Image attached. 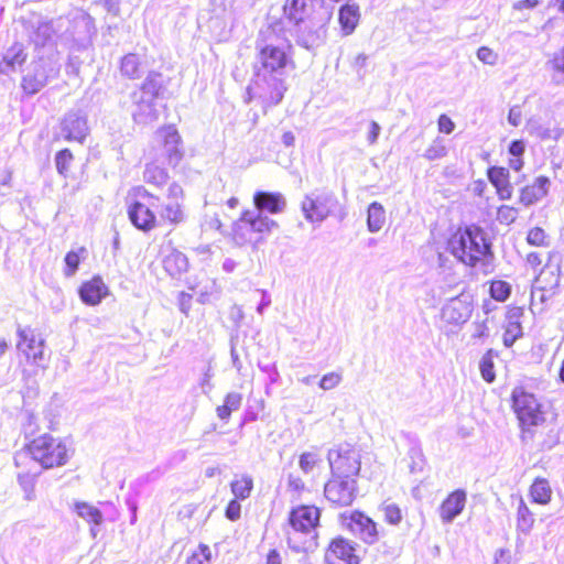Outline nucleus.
I'll list each match as a JSON object with an SVG mask.
<instances>
[{
	"label": "nucleus",
	"instance_id": "1",
	"mask_svg": "<svg viewBox=\"0 0 564 564\" xmlns=\"http://www.w3.org/2000/svg\"><path fill=\"white\" fill-rule=\"evenodd\" d=\"M445 250L458 263L468 268L487 265L494 258L490 238L476 224L456 227L445 241Z\"/></svg>",
	"mask_w": 564,
	"mask_h": 564
},
{
	"label": "nucleus",
	"instance_id": "2",
	"mask_svg": "<svg viewBox=\"0 0 564 564\" xmlns=\"http://www.w3.org/2000/svg\"><path fill=\"white\" fill-rule=\"evenodd\" d=\"M511 409L518 420L520 437L524 442H531L540 436V444L549 445V438L554 437L550 427L543 404L536 395L524 387H516L511 392Z\"/></svg>",
	"mask_w": 564,
	"mask_h": 564
},
{
	"label": "nucleus",
	"instance_id": "3",
	"mask_svg": "<svg viewBox=\"0 0 564 564\" xmlns=\"http://www.w3.org/2000/svg\"><path fill=\"white\" fill-rule=\"evenodd\" d=\"M25 453L44 469H53L66 465L73 449L67 442L48 433L41 434L24 445Z\"/></svg>",
	"mask_w": 564,
	"mask_h": 564
},
{
	"label": "nucleus",
	"instance_id": "4",
	"mask_svg": "<svg viewBox=\"0 0 564 564\" xmlns=\"http://www.w3.org/2000/svg\"><path fill=\"white\" fill-rule=\"evenodd\" d=\"M275 226L276 223L268 216L245 209L232 223L229 237L237 247L251 246L256 249Z\"/></svg>",
	"mask_w": 564,
	"mask_h": 564
},
{
	"label": "nucleus",
	"instance_id": "5",
	"mask_svg": "<svg viewBox=\"0 0 564 564\" xmlns=\"http://www.w3.org/2000/svg\"><path fill=\"white\" fill-rule=\"evenodd\" d=\"M156 198L144 186L137 185L131 187L126 197L128 219L134 228L143 232H149L159 226V219L155 210L144 199Z\"/></svg>",
	"mask_w": 564,
	"mask_h": 564
},
{
	"label": "nucleus",
	"instance_id": "6",
	"mask_svg": "<svg viewBox=\"0 0 564 564\" xmlns=\"http://www.w3.org/2000/svg\"><path fill=\"white\" fill-rule=\"evenodd\" d=\"M257 63V74L281 75L289 66L294 67L292 45L288 41L280 45L263 44L258 48Z\"/></svg>",
	"mask_w": 564,
	"mask_h": 564
},
{
	"label": "nucleus",
	"instance_id": "7",
	"mask_svg": "<svg viewBox=\"0 0 564 564\" xmlns=\"http://www.w3.org/2000/svg\"><path fill=\"white\" fill-rule=\"evenodd\" d=\"M154 149L167 165L176 166L183 160V140L174 124H164L156 130Z\"/></svg>",
	"mask_w": 564,
	"mask_h": 564
},
{
	"label": "nucleus",
	"instance_id": "8",
	"mask_svg": "<svg viewBox=\"0 0 564 564\" xmlns=\"http://www.w3.org/2000/svg\"><path fill=\"white\" fill-rule=\"evenodd\" d=\"M333 476L355 478L360 473L361 460L358 451L350 445H339L328 455Z\"/></svg>",
	"mask_w": 564,
	"mask_h": 564
},
{
	"label": "nucleus",
	"instance_id": "9",
	"mask_svg": "<svg viewBox=\"0 0 564 564\" xmlns=\"http://www.w3.org/2000/svg\"><path fill=\"white\" fill-rule=\"evenodd\" d=\"M358 492L357 479L330 476L324 487L326 499L334 506L347 507L352 503Z\"/></svg>",
	"mask_w": 564,
	"mask_h": 564
},
{
	"label": "nucleus",
	"instance_id": "10",
	"mask_svg": "<svg viewBox=\"0 0 564 564\" xmlns=\"http://www.w3.org/2000/svg\"><path fill=\"white\" fill-rule=\"evenodd\" d=\"M321 519V510L314 505H300L289 513V523L295 532H314Z\"/></svg>",
	"mask_w": 564,
	"mask_h": 564
},
{
	"label": "nucleus",
	"instance_id": "11",
	"mask_svg": "<svg viewBox=\"0 0 564 564\" xmlns=\"http://www.w3.org/2000/svg\"><path fill=\"white\" fill-rule=\"evenodd\" d=\"M474 311L473 295L460 293L451 299L442 311L443 319L448 324H463L467 322Z\"/></svg>",
	"mask_w": 564,
	"mask_h": 564
},
{
	"label": "nucleus",
	"instance_id": "12",
	"mask_svg": "<svg viewBox=\"0 0 564 564\" xmlns=\"http://www.w3.org/2000/svg\"><path fill=\"white\" fill-rule=\"evenodd\" d=\"M324 558L327 564H359L354 544L343 536L330 540L325 549Z\"/></svg>",
	"mask_w": 564,
	"mask_h": 564
},
{
	"label": "nucleus",
	"instance_id": "13",
	"mask_svg": "<svg viewBox=\"0 0 564 564\" xmlns=\"http://www.w3.org/2000/svg\"><path fill=\"white\" fill-rule=\"evenodd\" d=\"M523 306L510 304L506 307L505 321L502 325V343L506 347H511L518 339L523 336Z\"/></svg>",
	"mask_w": 564,
	"mask_h": 564
},
{
	"label": "nucleus",
	"instance_id": "14",
	"mask_svg": "<svg viewBox=\"0 0 564 564\" xmlns=\"http://www.w3.org/2000/svg\"><path fill=\"white\" fill-rule=\"evenodd\" d=\"M17 334L18 350H20L28 359H32L34 361L42 359L44 340L41 338L36 329L31 327H19Z\"/></svg>",
	"mask_w": 564,
	"mask_h": 564
},
{
	"label": "nucleus",
	"instance_id": "15",
	"mask_svg": "<svg viewBox=\"0 0 564 564\" xmlns=\"http://www.w3.org/2000/svg\"><path fill=\"white\" fill-rule=\"evenodd\" d=\"M164 91L165 86L162 74L151 72L139 87L138 94L134 95L135 102L140 106H152L156 99L163 97Z\"/></svg>",
	"mask_w": 564,
	"mask_h": 564
},
{
	"label": "nucleus",
	"instance_id": "16",
	"mask_svg": "<svg viewBox=\"0 0 564 564\" xmlns=\"http://www.w3.org/2000/svg\"><path fill=\"white\" fill-rule=\"evenodd\" d=\"M562 262L563 259L558 251L552 250L547 252L545 262L535 278V280L541 284L542 289L551 290L558 285Z\"/></svg>",
	"mask_w": 564,
	"mask_h": 564
},
{
	"label": "nucleus",
	"instance_id": "17",
	"mask_svg": "<svg viewBox=\"0 0 564 564\" xmlns=\"http://www.w3.org/2000/svg\"><path fill=\"white\" fill-rule=\"evenodd\" d=\"M323 6V0H285L283 4L284 17L295 24L311 19L317 7Z\"/></svg>",
	"mask_w": 564,
	"mask_h": 564
},
{
	"label": "nucleus",
	"instance_id": "18",
	"mask_svg": "<svg viewBox=\"0 0 564 564\" xmlns=\"http://www.w3.org/2000/svg\"><path fill=\"white\" fill-rule=\"evenodd\" d=\"M467 494L463 489L451 491L438 507V516L444 523H451L465 509Z\"/></svg>",
	"mask_w": 564,
	"mask_h": 564
},
{
	"label": "nucleus",
	"instance_id": "19",
	"mask_svg": "<svg viewBox=\"0 0 564 564\" xmlns=\"http://www.w3.org/2000/svg\"><path fill=\"white\" fill-rule=\"evenodd\" d=\"M486 175L494 186L496 194L501 200H509L513 196V186L511 183L509 169L499 165L489 166Z\"/></svg>",
	"mask_w": 564,
	"mask_h": 564
},
{
	"label": "nucleus",
	"instance_id": "20",
	"mask_svg": "<svg viewBox=\"0 0 564 564\" xmlns=\"http://www.w3.org/2000/svg\"><path fill=\"white\" fill-rule=\"evenodd\" d=\"M349 527L368 544H372L378 540L377 523L362 511L354 510L350 512Z\"/></svg>",
	"mask_w": 564,
	"mask_h": 564
},
{
	"label": "nucleus",
	"instance_id": "21",
	"mask_svg": "<svg viewBox=\"0 0 564 564\" xmlns=\"http://www.w3.org/2000/svg\"><path fill=\"white\" fill-rule=\"evenodd\" d=\"M63 137L69 142L83 143L88 134L87 120L76 113H68L61 122Z\"/></svg>",
	"mask_w": 564,
	"mask_h": 564
},
{
	"label": "nucleus",
	"instance_id": "22",
	"mask_svg": "<svg viewBox=\"0 0 564 564\" xmlns=\"http://www.w3.org/2000/svg\"><path fill=\"white\" fill-rule=\"evenodd\" d=\"M253 205L257 214L267 212L269 214H280L286 207V200L283 194L279 192L257 191L253 194Z\"/></svg>",
	"mask_w": 564,
	"mask_h": 564
},
{
	"label": "nucleus",
	"instance_id": "23",
	"mask_svg": "<svg viewBox=\"0 0 564 564\" xmlns=\"http://www.w3.org/2000/svg\"><path fill=\"white\" fill-rule=\"evenodd\" d=\"M78 293L85 304L94 306L99 304L102 299L108 295L109 290L102 279L95 275L80 284Z\"/></svg>",
	"mask_w": 564,
	"mask_h": 564
},
{
	"label": "nucleus",
	"instance_id": "24",
	"mask_svg": "<svg viewBox=\"0 0 564 564\" xmlns=\"http://www.w3.org/2000/svg\"><path fill=\"white\" fill-rule=\"evenodd\" d=\"M302 210L310 221H322L329 214L328 198L323 195H307L302 202Z\"/></svg>",
	"mask_w": 564,
	"mask_h": 564
},
{
	"label": "nucleus",
	"instance_id": "25",
	"mask_svg": "<svg viewBox=\"0 0 564 564\" xmlns=\"http://www.w3.org/2000/svg\"><path fill=\"white\" fill-rule=\"evenodd\" d=\"M550 185V178L544 175H540L533 180L532 183L527 184L520 189L519 203L524 206H530L547 194V187Z\"/></svg>",
	"mask_w": 564,
	"mask_h": 564
},
{
	"label": "nucleus",
	"instance_id": "26",
	"mask_svg": "<svg viewBox=\"0 0 564 564\" xmlns=\"http://www.w3.org/2000/svg\"><path fill=\"white\" fill-rule=\"evenodd\" d=\"M285 90L284 82L281 78L272 77L264 80L259 96L265 107H272L283 99Z\"/></svg>",
	"mask_w": 564,
	"mask_h": 564
},
{
	"label": "nucleus",
	"instance_id": "27",
	"mask_svg": "<svg viewBox=\"0 0 564 564\" xmlns=\"http://www.w3.org/2000/svg\"><path fill=\"white\" fill-rule=\"evenodd\" d=\"M28 58L25 47L20 42H14L9 46L6 53L2 55L0 61V73L8 70H14L17 67H21Z\"/></svg>",
	"mask_w": 564,
	"mask_h": 564
},
{
	"label": "nucleus",
	"instance_id": "28",
	"mask_svg": "<svg viewBox=\"0 0 564 564\" xmlns=\"http://www.w3.org/2000/svg\"><path fill=\"white\" fill-rule=\"evenodd\" d=\"M360 19L359 7L357 4L346 3L340 7L338 12V22L344 35L351 34L357 28Z\"/></svg>",
	"mask_w": 564,
	"mask_h": 564
},
{
	"label": "nucleus",
	"instance_id": "29",
	"mask_svg": "<svg viewBox=\"0 0 564 564\" xmlns=\"http://www.w3.org/2000/svg\"><path fill=\"white\" fill-rule=\"evenodd\" d=\"M159 224L175 227L185 220V212L181 203L174 200L161 206L159 210Z\"/></svg>",
	"mask_w": 564,
	"mask_h": 564
},
{
	"label": "nucleus",
	"instance_id": "30",
	"mask_svg": "<svg viewBox=\"0 0 564 564\" xmlns=\"http://www.w3.org/2000/svg\"><path fill=\"white\" fill-rule=\"evenodd\" d=\"M529 496L533 503L546 506L551 502L553 490L546 478L536 477L529 488Z\"/></svg>",
	"mask_w": 564,
	"mask_h": 564
},
{
	"label": "nucleus",
	"instance_id": "31",
	"mask_svg": "<svg viewBox=\"0 0 564 564\" xmlns=\"http://www.w3.org/2000/svg\"><path fill=\"white\" fill-rule=\"evenodd\" d=\"M163 268L171 276H180L187 271L188 260L183 252L173 250L164 258Z\"/></svg>",
	"mask_w": 564,
	"mask_h": 564
},
{
	"label": "nucleus",
	"instance_id": "32",
	"mask_svg": "<svg viewBox=\"0 0 564 564\" xmlns=\"http://www.w3.org/2000/svg\"><path fill=\"white\" fill-rule=\"evenodd\" d=\"M47 76L40 70L26 73L22 76L20 87L25 96L37 94L46 84Z\"/></svg>",
	"mask_w": 564,
	"mask_h": 564
},
{
	"label": "nucleus",
	"instance_id": "33",
	"mask_svg": "<svg viewBox=\"0 0 564 564\" xmlns=\"http://www.w3.org/2000/svg\"><path fill=\"white\" fill-rule=\"evenodd\" d=\"M230 490L234 498L246 500L248 499L253 490V478L248 474H241L235 476L230 482Z\"/></svg>",
	"mask_w": 564,
	"mask_h": 564
},
{
	"label": "nucleus",
	"instance_id": "34",
	"mask_svg": "<svg viewBox=\"0 0 564 564\" xmlns=\"http://www.w3.org/2000/svg\"><path fill=\"white\" fill-rule=\"evenodd\" d=\"M525 143L523 140H513L508 147V166L514 172H520L524 166Z\"/></svg>",
	"mask_w": 564,
	"mask_h": 564
},
{
	"label": "nucleus",
	"instance_id": "35",
	"mask_svg": "<svg viewBox=\"0 0 564 564\" xmlns=\"http://www.w3.org/2000/svg\"><path fill=\"white\" fill-rule=\"evenodd\" d=\"M121 75L129 79H137L142 73V63L140 57L134 53H129L121 58Z\"/></svg>",
	"mask_w": 564,
	"mask_h": 564
},
{
	"label": "nucleus",
	"instance_id": "36",
	"mask_svg": "<svg viewBox=\"0 0 564 564\" xmlns=\"http://www.w3.org/2000/svg\"><path fill=\"white\" fill-rule=\"evenodd\" d=\"M242 395L237 392L227 393L224 398V403L216 408V414L221 421H228L232 411L240 408Z\"/></svg>",
	"mask_w": 564,
	"mask_h": 564
},
{
	"label": "nucleus",
	"instance_id": "37",
	"mask_svg": "<svg viewBox=\"0 0 564 564\" xmlns=\"http://www.w3.org/2000/svg\"><path fill=\"white\" fill-rule=\"evenodd\" d=\"M498 357V352L489 348L485 351L479 362V370L481 378L487 383H492L496 380L494 359Z\"/></svg>",
	"mask_w": 564,
	"mask_h": 564
},
{
	"label": "nucleus",
	"instance_id": "38",
	"mask_svg": "<svg viewBox=\"0 0 564 564\" xmlns=\"http://www.w3.org/2000/svg\"><path fill=\"white\" fill-rule=\"evenodd\" d=\"M386 223V213L381 204L373 202L368 207L367 225L370 231H379Z\"/></svg>",
	"mask_w": 564,
	"mask_h": 564
},
{
	"label": "nucleus",
	"instance_id": "39",
	"mask_svg": "<svg viewBox=\"0 0 564 564\" xmlns=\"http://www.w3.org/2000/svg\"><path fill=\"white\" fill-rule=\"evenodd\" d=\"M74 509L76 513L86 520L87 522L99 525L102 521V516L99 509L94 507L93 505L85 502V501H78L74 503Z\"/></svg>",
	"mask_w": 564,
	"mask_h": 564
},
{
	"label": "nucleus",
	"instance_id": "40",
	"mask_svg": "<svg viewBox=\"0 0 564 564\" xmlns=\"http://www.w3.org/2000/svg\"><path fill=\"white\" fill-rule=\"evenodd\" d=\"M143 178L148 184L162 186L167 182L169 174L164 169L160 167L154 162H150L145 165Z\"/></svg>",
	"mask_w": 564,
	"mask_h": 564
},
{
	"label": "nucleus",
	"instance_id": "41",
	"mask_svg": "<svg viewBox=\"0 0 564 564\" xmlns=\"http://www.w3.org/2000/svg\"><path fill=\"white\" fill-rule=\"evenodd\" d=\"M533 524V512L530 510L523 498H520L517 510V525L521 531L527 532L532 529Z\"/></svg>",
	"mask_w": 564,
	"mask_h": 564
},
{
	"label": "nucleus",
	"instance_id": "42",
	"mask_svg": "<svg viewBox=\"0 0 564 564\" xmlns=\"http://www.w3.org/2000/svg\"><path fill=\"white\" fill-rule=\"evenodd\" d=\"M384 521L390 525H399L403 520L402 509L395 502L383 501L380 506Z\"/></svg>",
	"mask_w": 564,
	"mask_h": 564
},
{
	"label": "nucleus",
	"instance_id": "43",
	"mask_svg": "<svg viewBox=\"0 0 564 564\" xmlns=\"http://www.w3.org/2000/svg\"><path fill=\"white\" fill-rule=\"evenodd\" d=\"M489 294L497 302H506L511 294V285L505 280H491L489 282Z\"/></svg>",
	"mask_w": 564,
	"mask_h": 564
},
{
	"label": "nucleus",
	"instance_id": "44",
	"mask_svg": "<svg viewBox=\"0 0 564 564\" xmlns=\"http://www.w3.org/2000/svg\"><path fill=\"white\" fill-rule=\"evenodd\" d=\"M74 161V154L69 149L59 150L55 155V165L57 173L64 177L70 174V167Z\"/></svg>",
	"mask_w": 564,
	"mask_h": 564
},
{
	"label": "nucleus",
	"instance_id": "45",
	"mask_svg": "<svg viewBox=\"0 0 564 564\" xmlns=\"http://www.w3.org/2000/svg\"><path fill=\"white\" fill-rule=\"evenodd\" d=\"M86 252V249L84 247H80L78 250H70L65 256V274L67 276L73 275L82 261L83 254Z\"/></svg>",
	"mask_w": 564,
	"mask_h": 564
},
{
	"label": "nucleus",
	"instance_id": "46",
	"mask_svg": "<svg viewBox=\"0 0 564 564\" xmlns=\"http://www.w3.org/2000/svg\"><path fill=\"white\" fill-rule=\"evenodd\" d=\"M525 240L530 246L534 247L549 246V236L546 235L545 230L539 226L529 229Z\"/></svg>",
	"mask_w": 564,
	"mask_h": 564
},
{
	"label": "nucleus",
	"instance_id": "47",
	"mask_svg": "<svg viewBox=\"0 0 564 564\" xmlns=\"http://www.w3.org/2000/svg\"><path fill=\"white\" fill-rule=\"evenodd\" d=\"M212 551L208 545L199 544L187 558V564H210Z\"/></svg>",
	"mask_w": 564,
	"mask_h": 564
},
{
	"label": "nucleus",
	"instance_id": "48",
	"mask_svg": "<svg viewBox=\"0 0 564 564\" xmlns=\"http://www.w3.org/2000/svg\"><path fill=\"white\" fill-rule=\"evenodd\" d=\"M519 216V210L517 207L511 205H501L497 208V220L501 225H511L513 224Z\"/></svg>",
	"mask_w": 564,
	"mask_h": 564
},
{
	"label": "nucleus",
	"instance_id": "49",
	"mask_svg": "<svg viewBox=\"0 0 564 564\" xmlns=\"http://www.w3.org/2000/svg\"><path fill=\"white\" fill-rule=\"evenodd\" d=\"M447 153L446 145L441 138H436L433 142L426 148L424 156L427 160H438L444 158Z\"/></svg>",
	"mask_w": 564,
	"mask_h": 564
},
{
	"label": "nucleus",
	"instance_id": "50",
	"mask_svg": "<svg viewBox=\"0 0 564 564\" xmlns=\"http://www.w3.org/2000/svg\"><path fill=\"white\" fill-rule=\"evenodd\" d=\"M547 65L554 73L564 74V45L552 54Z\"/></svg>",
	"mask_w": 564,
	"mask_h": 564
},
{
	"label": "nucleus",
	"instance_id": "51",
	"mask_svg": "<svg viewBox=\"0 0 564 564\" xmlns=\"http://www.w3.org/2000/svg\"><path fill=\"white\" fill-rule=\"evenodd\" d=\"M317 462L318 457L315 453L306 452L301 454L299 465L304 473H308L316 466Z\"/></svg>",
	"mask_w": 564,
	"mask_h": 564
},
{
	"label": "nucleus",
	"instance_id": "52",
	"mask_svg": "<svg viewBox=\"0 0 564 564\" xmlns=\"http://www.w3.org/2000/svg\"><path fill=\"white\" fill-rule=\"evenodd\" d=\"M239 500L240 499L237 498L231 499L225 508V516L230 521H237L241 517V506Z\"/></svg>",
	"mask_w": 564,
	"mask_h": 564
},
{
	"label": "nucleus",
	"instance_id": "53",
	"mask_svg": "<svg viewBox=\"0 0 564 564\" xmlns=\"http://www.w3.org/2000/svg\"><path fill=\"white\" fill-rule=\"evenodd\" d=\"M341 381V376L338 372H329L322 377L319 387L324 390L334 389Z\"/></svg>",
	"mask_w": 564,
	"mask_h": 564
},
{
	"label": "nucleus",
	"instance_id": "54",
	"mask_svg": "<svg viewBox=\"0 0 564 564\" xmlns=\"http://www.w3.org/2000/svg\"><path fill=\"white\" fill-rule=\"evenodd\" d=\"M477 57L485 64L495 65L498 59V54L488 46H481L477 51Z\"/></svg>",
	"mask_w": 564,
	"mask_h": 564
},
{
	"label": "nucleus",
	"instance_id": "55",
	"mask_svg": "<svg viewBox=\"0 0 564 564\" xmlns=\"http://www.w3.org/2000/svg\"><path fill=\"white\" fill-rule=\"evenodd\" d=\"M527 263L530 265V268L533 271L540 272V269L543 267L545 259L542 253L540 252H529L525 257Z\"/></svg>",
	"mask_w": 564,
	"mask_h": 564
},
{
	"label": "nucleus",
	"instance_id": "56",
	"mask_svg": "<svg viewBox=\"0 0 564 564\" xmlns=\"http://www.w3.org/2000/svg\"><path fill=\"white\" fill-rule=\"evenodd\" d=\"M438 131L445 134H449L455 129V123L447 115H441L437 119Z\"/></svg>",
	"mask_w": 564,
	"mask_h": 564
},
{
	"label": "nucleus",
	"instance_id": "57",
	"mask_svg": "<svg viewBox=\"0 0 564 564\" xmlns=\"http://www.w3.org/2000/svg\"><path fill=\"white\" fill-rule=\"evenodd\" d=\"M289 544L292 546L293 550H295L296 552H312L314 551L315 549H317L318 546V541H317V533H314V535L312 536V539L304 543L303 545H295V544H292L291 542V538H289Z\"/></svg>",
	"mask_w": 564,
	"mask_h": 564
},
{
	"label": "nucleus",
	"instance_id": "58",
	"mask_svg": "<svg viewBox=\"0 0 564 564\" xmlns=\"http://www.w3.org/2000/svg\"><path fill=\"white\" fill-rule=\"evenodd\" d=\"M19 482L24 489L25 499L32 500L34 498V482L33 480L26 479L25 477H19Z\"/></svg>",
	"mask_w": 564,
	"mask_h": 564
},
{
	"label": "nucleus",
	"instance_id": "59",
	"mask_svg": "<svg viewBox=\"0 0 564 564\" xmlns=\"http://www.w3.org/2000/svg\"><path fill=\"white\" fill-rule=\"evenodd\" d=\"M107 12L113 17L120 13V0H100Z\"/></svg>",
	"mask_w": 564,
	"mask_h": 564
},
{
	"label": "nucleus",
	"instance_id": "60",
	"mask_svg": "<svg viewBox=\"0 0 564 564\" xmlns=\"http://www.w3.org/2000/svg\"><path fill=\"white\" fill-rule=\"evenodd\" d=\"M487 188V183L482 178H478L471 184V192L478 197H482L486 194Z\"/></svg>",
	"mask_w": 564,
	"mask_h": 564
},
{
	"label": "nucleus",
	"instance_id": "61",
	"mask_svg": "<svg viewBox=\"0 0 564 564\" xmlns=\"http://www.w3.org/2000/svg\"><path fill=\"white\" fill-rule=\"evenodd\" d=\"M265 564H283L282 554L278 549H271L265 555Z\"/></svg>",
	"mask_w": 564,
	"mask_h": 564
},
{
	"label": "nucleus",
	"instance_id": "62",
	"mask_svg": "<svg viewBox=\"0 0 564 564\" xmlns=\"http://www.w3.org/2000/svg\"><path fill=\"white\" fill-rule=\"evenodd\" d=\"M488 336V325L486 321L475 323L473 338L480 339Z\"/></svg>",
	"mask_w": 564,
	"mask_h": 564
},
{
	"label": "nucleus",
	"instance_id": "63",
	"mask_svg": "<svg viewBox=\"0 0 564 564\" xmlns=\"http://www.w3.org/2000/svg\"><path fill=\"white\" fill-rule=\"evenodd\" d=\"M379 133H380V126L376 121H372L370 123V129H369L368 138H367L370 144L376 143V141L379 137Z\"/></svg>",
	"mask_w": 564,
	"mask_h": 564
},
{
	"label": "nucleus",
	"instance_id": "64",
	"mask_svg": "<svg viewBox=\"0 0 564 564\" xmlns=\"http://www.w3.org/2000/svg\"><path fill=\"white\" fill-rule=\"evenodd\" d=\"M508 119H509V122L512 124V126H518L520 123V120H521V110L519 107H513L510 109L509 111V115H508Z\"/></svg>",
	"mask_w": 564,
	"mask_h": 564
}]
</instances>
